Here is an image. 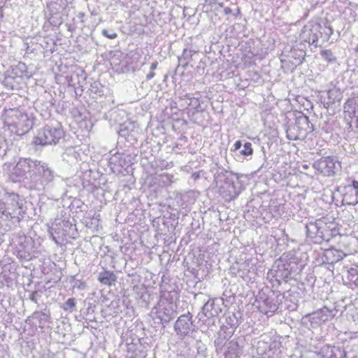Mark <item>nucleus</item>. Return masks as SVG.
Masks as SVG:
<instances>
[{
	"label": "nucleus",
	"instance_id": "obj_1",
	"mask_svg": "<svg viewBox=\"0 0 358 358\" xmlns=\"http://www.w3.org/2000/svg\"><path fill=\"white\" fill-rule=\"evenodd\" d=\"M56 176L48 164L31 158H20L13 168L9 178L13 182H23L30 190L42 192Z\"/></svg>",
	"mask_w": 358,
	"mask_h": 358
},
{
	"label": "nucleus",
	"instance_id": "obj_2",
	"mask_svg": "<svg viewBox=\"0 0 358 358\" xmlns=\"http://www.w3.org/2000/svg\"><path fill=\"white\" fill-rule=\"evenodd\" d=\"M177 299L176 292H163L158 303L152 308L150 315L155 322L161 324L163 328L165 324L169 323L176 315V301Z\"/></svg>",
	"mask_w": 358,
	"mask_h": 358
},
{
	"label": "nucleus",
	"instance_id": "obj_3",
	"mask_svg": "<svg viewBox=\"0 0 358 358\" xmlns=\"http://www.w3.org/2000/svg\"><path fill=\"white\" fill-rule=\"evenodd\" d=\"M34 117L17 108L6 109L4 113V124L18 136L27 133L33 127Z\"/></svg>",
	"mask_w": 358,
	"mask_h": 358
},
{
	"label": "nucleus",
	"instance_id": "obj_4",
	"mask_svg": "<svg viewBox=\"0 0 358 358\" xmlns=\"http://www.w3.org/2000/svg\"><path fill=\"white\" fill-rule=\"evenodd\" d=\"M333 34V29L327 23L322 24L317 22H309L303 27L300 34V40L301 42L317 47L320 41L322 43L327 42Z\"/></svg>",
	"mask_w": 358,
	"mask_h": 358
},
{
	"label": "nucleus",
	"instance_id": "obj_5",
	"mask_svg": "<svg viewBox=\"0 0 358 358\" xmlns=\"http://www.w3.org/2000/svg\"><path fill=\"white\" fill-rule=\"evenodd\" d=\"M64 136V131L60 123L47 124L38 131L33 143L36 145H55Z\"/></svg>",
	"mask_w": 358,
	"mask_h": 358
},
{
	"label": "nucleus",
	"instance_id": "obj_6",
	"mask_svg": "<svg viewBox=\"0 0 358 358\" xmlns=\"http://www.w3.org/2000/svg\"><path fill=\"white\" fill-rule=\"evenodd\" d=\"M313 131V125L310 122L308 117L302 115L296 117L294 124L288 127L286 129V134L289 140L302 141Z\"/></svg>",
	"mask_w": 358,
	"mask_h": 358
},
{
	"label": "nucleus",
	"instance_id": "obj_7",
	"mask_svg": "<svg viewBox=\"0 0 358 358\" xmlns=\"http://www.w3.org/2000/svg\"><path fill=\"white\" fill-rule=\"evenodd\" d=\"M241 187L239 174L230 172L220 187V192L226 201H231L238 196L242 190Z\"/></svg>",
	"mask_w": 358,
	"mask_h": 358
},
{
	"label": "nucleus",
	"instance_id": "obj_8",
	"mask_svg": "<svg viewBox=\"0 0 358 358\" xmlns=\"http://www.w3.org/2000/svg\"><path fill=\"white\" fill-rule=\"evenodd\" d=\"M313 168L321 173L324 176L331 177L338 171L341 166L336 157H326L316 161Z\"/></svg>",
	"mask_w": 358,
	"mask_h": 358
},
{
	"label": "nucleus",
	"instance_id": "obj_9",
	"mask_svg": "<svg viewBox=\"0 0 358 358\" xmlns=\"http://www.w3.org/2000/svg\"><path fill=\"white\" fill-rule=\"evenodd\" d=\"M327 223L321 220L311 221L306 224V233L309 238L314 240L315 243H320L327 240L324 236V231Z\"/></svg>",
	"mask_w": 358,
	"mask_h": 358
},
{
	"label": "nucleus",
	"instance_id": "obj_10",
	"mask_svg": "<svg viewBox=\"0 0 358 358\" xmlns=\"http://www.w3.org/2000/svg\"><path fill=\"white\" fill-rule=\"evenodd\" d=\"M282 345L278 341H273L270 343L264 341L257 343V351L260 355L267 358H280L282 353Z\"/></svg>",
	"mask_w": 358,
	"mask_h": 358
},
{
	"label": "nucleus",
	"instance_id": "obj_11",
	"mask_svg": "<svg viewBox=\"0 0 358 358\" xmlns=\"http://www.w3.org/2000/svg\"><path fill=\"white\" fill-rule=\"evenodd\" d=\"M192 316L189 313L180 315L176 321L174 329L180 337L186 336L189 332L193 331L194 325L192 322Z\"/></svg>",
	"mask_w": 358,
	"mask_h": 358
},
{
	"label": "nucleus",
	"instance_id": "obj_12",
	"mask_svg": "<svg viewBox=\"0 0 358 358\" xmlns=\"http://www.w3.org/2000/svg\"><path fill=\"white\" fill-rule=\"evenodd\" d=\"M333 317L332 310L327 307H324L311 314L306 315L305 318L308 319L311 327L315 328L329 320Z\"/></svg>",
	"mask_w": 358,
	"mask_h": 358
},
{
	"label": "nucleus",
	"instance_id": "obj_13",
	"mask_svg": "<svg viewBox=\"0 0 358 358\" xmlns=\"http://www.w3.org/2000/svg\"><path fill=\"white\" fill-rule=\"evenodd\" d=\"M243 341L233 339L225 343L224 358H237L243 353Z\"/></svg>",
	"mask_w": 358,
	"mask_h": 358
},
{
	"label": "nucleus",
	"instance_id": "obj_14",
	"mask_svg": "<svg viewBox=\"0 0 358 358\" xmlns=\"http://www.w3.org/2000/svg\"><path fill=\"white\" fill-rule=\"evenodd\" d=\"M202 312L208 318L217 317L222 313L221 301L209 299L203 305Z\"/></svg>",
	"mask_w": 358,
	"mask_h": 358
},
{
	"label": "nucleus",
	"instance_id": "obj_15",
	"mask_svg": "<svg viewBox=\"0 0 358 358\" xmlns=\"http://www.w3.org/2000/svg\"><path fill=\"white\" fill-rule=\"evenodd\" d=\"M19 200L18 195L13 194L10 196V203H7L5 212L11 217H17L21 213L22 203Z\"/></svg>",
	"mask_w": 358,
	"mask_h": 358
},
{
	"label": "nucleus",
	"instance_id": "obj_16",
	"mask_svg": "<svg viewBox=\"0 0 358 358\" xmlns=\"http://www.w3.org/2000/svg\"><path fill=\"white\" fill-rule=\"evenodd\" d=\"M322 358H345V352L340 348L325 346L321 350Z\"/></svg>",
	"mask_w": 358,
	"mask_h": 358
},
{
	"label": "nucleus",
	"instance_id": "obj_17",
	"mask_svg": "<svg viewBox=\"0 0 358 358\" xmlns=\"http://www.w3.org/2000/svg\"><path fill=\"white\" fill-rule=\"evenodd\" d=\"M26 70L27 67L25 64L19 63L8 72L12 74L13 78H15L16 80H20L22 83L24 77L27 76Z\"/></svg>",
	"mask_w": 358,
	"mask_h": 358
},
{
	"label": "nucleus",
	"instance_id": "obj_18",
	"mask_svg": "<svg viewBox=\"0 0 358 358\" xmlns=\"http://www.w3.org/2000/svg\"><path fill=\"white\" fill-rule=\"evenodd\" d=\"M155 180L161 187L170 186L176 181L174 176L169 173L159 174L155 177Z\"/></svg>",
	"mask_w": 358,
	"mask_h": 358
},
{
	"label": "nucleus",
	"instance_id": "obj_19",
	"mask_svg": "<svg viewBox=\"0 0 358 358\" xmlns=\"http://www.w3.org/2000/svg\"><path fill=\"white\" fill-rule=\"evenodd\" d=\"M80 154L73 148L66 150L63 155V159L69 164H74L78 162Z\"/></svg>",
	"mask_w": 358,
	"mask_h": 358
},
{
	"label": "nucleus",
	"instance_id": "obj_20",
	"mask_svg": "<svg viewBox=\"0 0 358 358\" xmlns=\"http://www.w3.org/2000/svg\"><path fill=\"white\" fill-rule=\"evenodd\" d=\"M116 275L110 271H105L99 274V280L105 285H111L116 281Z\"/></svg>",
	"mask_w": 358,
	"mask_h": 358
},
{
	"label": "nucleus",
	"instance_id": "obj_21",
	"mask_svg": "<svg viewBox=\"0 0 358 358\" xmlns=\"http://www.w3.org/2000/svg\"><path fill=\"white\" fill-rule=\"evenodd\" d=\"M328 101L327 104L328 106L332 105L336 102H339L342 99L341 92L336 88H333L327 92Z\"/></svg>",
	"mask_w": 358,
	"mask_h": 358
},
{
	"label": "nucleus",
	"instance_id": "obj_22",
	"mask_svg": "<svg viewBox=\"0 0 358 358\" xmlns=\"http://www.w3.org/2000/svg\"><path fill=\"white\" fill-rule=\"evenodd\" d=\"M264 306L265 309L263 311L265 312V314L269 315H272L278 308V304L272 298H266L264 301Z\"/></svg>",
	"mask_w": 358,
	"mask_h": 358
},
{
	"label": "nucleus",
	"instance_id": "obj_23",
	"mask_svg": "<svg viewBox=\"0 0 358 358\" xmlns=\"http://www.w3.org/2000/svg\"><path fill=\"white\" fill-rule=\"evenodd\" d=\"M31 318L33 320H37L38 321V327L41 329H43L46 322H48L50 320V315L48 313L41 312V311H37L34 312L32 315Z\"/></svg>",
	"mask_w": 358,
	"mask_h": 358
},
{
	"label": "nucleus",
	"instance_id": "obj_24",
	"mask_svg": "<svg viewBox=\"0 0 358 358\" xmlns=\"http://www.w3.org/2000/svg\"><path fill=\"white\" fill-rule=\"evenodd\" d=\"M21 83V81L16 80L15 78H13L12 74L8 71H7V73L3 80V85L11 90L18 88Z\"/></svg>",
	"mask_w": 358,
	"mask_h": 358
},
{
	"label": "nucleus",
	"instance_id": "obj_25",
	"mask_svg": "<svg viewBox=\"0 0 358 358\" xmlns=\"http://www.w3.org/2000/svg\"><path fill=\"white\" fill-rule=\"evenodd\" d=\"M124 155L121 153H115L109 160L110 165L118 166L121 168L124 167L126 164V160L123 158Z\"/></svg>",
	"mask_w": 358,
	"mask_h": 358
},
{
	"label": "nucleus",
	"instance_id": "obj_26",
	"mask_svg": "<svg viewBox=\"0 0 358 358\" xmlns=\"http://www.w3.org/2000/svg\"><path fill=\"white\" fill-rule=\"evenodd\" d=\"M322 58L329 63H334L336 61V57L330 50H324L320 52Z\"/></svg>",
	"mask_w": 358,
	"mask_h": 358
},
{
	"label": "nucleus",
	"instance_id": "obj_27",
	"mask_svg": "<svg viewBox=\"0 0 358 358\" xmlns=\"http://www.w3.org/2000/svg\"><path fill=\"white\" fill-rule=\"evenodd\" d=\"M347 278L350 282L355 283L357 280L358 266L350 267L347 269Z\"/></svg>",
	"mask_w": 358,
	"mask_h": 358
},
{
	"label": "nucleus",
	"instance_id": "obj_28",
	"mask_svg": "<svg viewBox=\"0 0 358 358\" xmlns=\"http://www.w3.org/2000/svg\"><path fill=\"white\" fill-rule=\"evenodd\" d=\"M205 7H209L210 10H218L220 8L223 6L222 3H219L218 0H204Z\"/></svg>",
	"mask_w": 358,
	"mask_h": 358
},
{
	"label": "nucleus",
	"instance_id": "obj_29",
	"mask_svg": "<svg viewBox=\"0 0 358 358\" xmlns=\"http://www.w3.org/2000/svg\"><path fill=\"white\" fill-rule=\"evenodd\" d=\"M90 90L92 93L101 96L103 94V86L99 82H94L91 84Z\"/></svg>",
	"mask_w": 358,
	"mask_h": 358
},
{
	"label": "nucleus",
	"instance_id": "obj_30",
	"mask_svg": "<svg viewBox=\"0 0 358 358\" xmlns=\"http://www.w3.org/2000/svg\"><path fill=\"white\" fill-rule=\"evenodd\" d=\"M194 52H196V51L192 50H188V49H185L183 50L181 58H180V61H182V59L186 62L191 60L193 53H194ZM187 63V62H186V64Z\"/></svg>",
	"mask_w": 358,
	"mask_h": 358
},
{
	"label": "nucleus",
	"instance_id": "obj_31",
	"mask_svg": "<svg viewBox=\"0 0 358 358\" xmlns=\"http://www.w3.org/2000/svg\"><path fill=\"white\" fill-rule=\"evenodd\" d=\"M75 306H76V299L69 298L64 303V304L63 306V309L64 310H70L73 309Z\"/></svg>",
	"mask_w": 358,
	"mask_h": 358
},
{
	"label": "nucleus",
	"instance_id": "obj_32",
	"mask_svg": "<svg viewBox=\"0 0 358 358\" xmlns=\"http://www.w3.org/2000/svg\"><path fill=\"white\" fill-rule=\"evenodd\" d=\"M225 338L226 336L222 337V333L220 332L217 338L215 341L217 348H222L223 346L225 347V343H227V342H224Z\"/></svg>",
	"mask_w": 358,
	"mask_h": 358
},
{
	"label": "nucleus",
	"instance_id": "obj_33",
	"mask_svg": "<svg viewBox=\"0 0 358 358\" xmlns=\"http://www.w3.org/2000/svg\"><path fill=\"white\" fill-rule=\"evenodd\" d=\"M241 154L245 156H249L252 154V148L250 143H245L243 149L241 151Z\"/></svg>",
	"mask_w": 358,
	"mask_h": 358
},
{
	"label": "nucleus",
	"instance_id": "obj_34",
	"mask_svg": "<svg viewBox=\"0 0 358 358\" xmlns=\"http://www.w3.org/2000/svg\"><path fill=\"white\" fill-rule=\"evenodd\" d=\"M185 98L189 99L190 102L188 103L189 106L194 108H197L199 106V101L197 99L192 97L191 94H187L185 95Z\"/></svg>",
	"mask_w": 358,
	"mask_h": 358
},
{
	"label": "nucleus",
	"instance_id": "obj_35",
	"mask_svg": "<svg viewBox=\"0 0 358 358\" xmlns=\"http://www.w3.org/2000/svg\"><path fill=\"white\" fill-rule=\"evenodd\" d=\"M6 140L0 135V157H3L6 154Z\"/></svg>",
	"mask_w": 358,
	"mask_h": 358
},
{
	"label": "nucleus",
	"instance_id": "obj_36",
	"mask_svg": "<svg viewBox=\"0 0 358 358\" xmlns=\"http://www.w3.org/2000/svg\"><path fill=\"white\" fill-rule=\"evenodd\" d=\"M102 34L104 36H106V38H110V39H114L117 36V35L115 32H114L113 31H109L107 29H103Z\"/></svg>",
	"mask_w": 358,
	"mask_h": 358
},
{
	"label": "nucleus",
	"instance_id": "obj_37",
	"mask_svg": "<svg viewBox=\"0 0 358 358\" xmlns=\"http://www.w3.org/2000/svg\"><path fill=\"white\" fill-rule=\"evenodd\" d=\"M243 270L239 268L238 271L237 275L243 278H245L247 277V274L249 273V270L246 269L245 268V263L243 264Z\"/></svg>",
	"mask_w": 358,
	"mask_h": 358
},
{
	"label": "nucleus",
	"instance_id": "obj_38",
	"mask_svg": "<svg viewBox=\"0 0 358 358\" xmlns=\"http://www.w3.org/2000/svg\"><path fill=\"white\" fill-rule=\"evenodd\" d=\"M119 134L121 136H124V138H128L129 136V134L126 131V127L124 125L121 126Z\"/></svg>",
	"mask_w": 358,
	"mask_h": 358
},
{
	"label": "nucleus",
	"instance_id": "obj_39",
	"mask_svg": "<svg viewBox=\"0 0 358 358\" xmlns=\"http://www.w3.org/2000/svg\"><path fill=\"white\" fill-rule=\"evenodd\" d=\"M268 276H272L273 278H275V280L277 281H279V279H278V277H280V275H278L277 271L274 270V269H271L270 270V271L268 273Z\"/></svg>",
	"mask_w": 358,
	"mask_h": 358
},
{
	"label": "nucleus",
	"instance_id": "obj_40",
	"mask_svg": "<svg viewBox=\"0 0 358 358\" xmlns=\"http://www.w3.org/2000/svg\"><path fill=\"white\" fill-rule=\"evenodd\" d=\"M234 146V150H238L239 149H241V148L242 146L241 142L240 141H236Z\"/></svg>",
	"mask_w": 358,
	"mask_h": 358
},
{
	"label": "nucleus",
	"instance_id": "obj_41",
	"mask_svg": "<svg viewBox=\"0 0 358 358\" xmlns=\"http://www.w3.org/2000/svg\"><path fill=\"white\" fill-rule=\"evenodd\" d=\"M155 74L153 71H150L149 73L147 74L146 76V78L148 80H151L152 78H153L155 77Z\"/></svg>",
	"mask_w": 358,
	"mask_h": 358
},
{
	"label": "nucleus",
	"instance_id": "obj_42",
	"mask_svg": "<svg viewBox=\"0 0 358 358\" xmlns=\"http://www.w3.org/2000/svg\"><path fill=\"white\" fill-rule=\"evenodd\" d=\"M157 64L158 63L157 62H153L150 66V71H154L157 69Z\"/></svg>",
	"mask_w": 358,
	"mask_h": 358
},
{
	"label": "nucleus",
	"instance_id": "obj_43",
	"mask_svg": "<svg viewBox=\"0 0 358 358\" xmlns=\"http://www.w3.org/2000/svg\"><path fill=\"white\" fill-rule=\"evenodd\" d=\"M231 12H232L231 9L229 7L225 8L224 10V13L225 15L231 14Z\"/></svg>",
	"mask_w": 358,
	"mask_h": 358
},
{
	"label": "nucleus",
	"instance_id": "obj_44",
	"mask_svg": "<svg viewBox=\"0 0 358 358\" xmlns=\"http://www.w3.org/2000/svg\"><path fill=\"white\" fill-rule=\"evenodd\" d=\"M173 166V162H167L165 166H164L163 167L164 169H167L171 168Z\"/></svg>",
	"mask_w": 358,
	"mask_h": 358
},
{
	"label": "nucleus",
	"instance_id": "obj_45",
	"mask_svg": "<svg viewBox=\"0 0 358 358\" xmlns=\"http://www.w3.org/2000/svg\"><path fill=\"white\" fill-rule=\"evenodd\" d=\"M237 321L234 324H231V327H232V331L229 332V334H231L234 332V329L236 327Z\"/></svg>",
	"mask_w": 358,
	"mask_h": 358
},
{
	"label": "nucleus",
	"instance_id": "obj_46",
	"mask_svg": "<svg viewBox=\"0 0 358 358\" xmlns=\"http://www.w3.org/2000/svg\"><path fill=\"white\" fill-rule=\"evenodd\" d=\"M352 102H353V100H352V99H348V100L346 101L345 105H348V106H349V105L352 104Z\"/></svg>",
	"mask_w": 358,
	"mask_h": 358
},
{
	"label": "nucleus",
	"instance_id": "obj_47",
	"mask_svg": "<svg viewBox=\"0 0 358 358\" xmlns=\"http://www.w3.org/2000/svg\"><path fill=\"white\" fill-rule=\"evenodd\" d=\"M303 169H307L308 168V166L305 164L303 166Z\"/></svg>",
	"mask_w": 358,
	"mask_h": 358
},
{
	"label": "nucleus",
	"instance_id": "obj_48",
	"mask_svg": "<svg viewBox=\"0 0 358 358\" xmlns=\"http://www.w3.org/2000/svg\"><path fill=\"white\" fill-rule=\"evenodd\" d=\"M355 285H358V275H357V280L355 281V283H354Z\"/></svg>",
	"mask_w": 358,
	"mask_h": 358
},
{
	"label": "nucleus",
	"instance_id": "obj_49",
	"mask_svg": "<svg viewBox=\"0 0 358 358\" xmlns=\"http://www.w3.org/2000/svg\"><path fill=\"white\" fill-rule=\"evenodd\" d=\"M355 51L356 52H358V44L357 45V46L355 47Z\"/></svg>",
	"mask_w": 358,
	"mask_h": 358
},
{
	"label": "nucleus",
	"instance_id": "obj_50",
	"mask_svg": "<svg viewBox=\"0 0 358 358\" xmlns=\"http://www.w3.org/2000/svg\"><path fill=\"white\" fill-rule=\"evenodd\" d=\"M357 199H358V196H357Z\"/></svg>",
	"mask_w": 358,
	"mask_h": 358
}]
</instances>
